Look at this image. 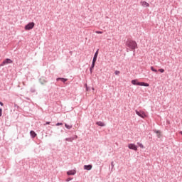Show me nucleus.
<instances>
[{"label":"nucleus","mask_w":182,"mask_h":182,"mask_svg":"<svg viewBox=\"0 0 182 182\" xmlns=\"http://www.w3.org/2000/svg\"><path fill=\"white\" fill-rule=\"evenodd\" d=\"M127 46H128V48H129L132 50L137 49V43L133 40L128 41L127 42Z\"/></svg>","instance_id":"obj_1"},{"label":"nucleus","mask_w":182,"mask_h":182,"mask_svg":"<svg viewBox=\"0 0 182 182\" xmlns=\"http://www.w3.org/2000/svg\"><path fill=\"white\" fill-rule=\"evenodd\" d=\"M131 83H132V85H136V86H145L146 87H149V83L140 82L137 80H132Z\"/></svg>","instance_id":"obj_2"},{"label":"nucleus","mask_w":182,"mask_h":182,"mask_svg":"<svg viewBox=\"0 0 182 182\" xmlns=\"http://www.w3.org/2000/svg\"><path fill=\"white\" fill-rule=\"evenodd\" d=\"M135 112H136V114H137V116H139V117H141L142 119H145V117H147V114H146V112H144V111L136 110Z\"/></svg>","instance_id":"obj_3"},{"label":"nucleus","mask_w":182,"mask_h":182,"mask_svg":"<svg viewBox=\"0 0 182 182\" xmlns=\"http://www.w3.org/2000/svg\"><path fill=\"white\" fill-rule=\"evenodd\" d=\"M34 27H35V23L31 22V23H28L27 25H26L24 29L26 31H31V29H33Z\"/></svg>","instance_id":"obj_4"},{"label":"nucleus","mask_w":182,"mask_h":182,"mask_svg":"<svg viewBox=\"0 0 182 182\" xmlns=\"http://www.w3.org/2000/svg\"><path fill=\"white\" fill-rule=\"evenodd\" d=\"M97 55H99V50H97L92 60V68H95V64L96 63V60H97Z\"/></svg>","instance_id":"obj_5"},{"label":"nucleus","mask_w":182,"mask_h":182,"mask_svg":"<svg viewBox=\"0 0 182 182\" xmlns=\"http://www.w3.org/2000/svg\"><path fill=\"white\" fill-rule=\"evenodd\" d=\"M128 148L130 149V150H134L135 151H137V146L134 144H129Z\"/></svg>","instance_id":"obj_6"},{"label":"nucleus","mask_w":182,"mask_h":182,"mask_svg":"<svg viewBox=\"0 0 182 182\" xmlns=\"http://www.w3.org/2000/svg\"><path fill=\"white\" fill-rule=\"evenodd\" d=\"M11 63H13L12 60H11L9 58H6V60H4L3 61V64L1 65V66H4V65H9Z\"/></svg>","instance_id":"obj_7"},{"label":"nucleus","mask_w":182,"mask_h":182,"mask_svg":"<svg viewBox=\"0 0 182 182\" xmlns=\"http://www.w3.org/2000/svg\"><path fill=\"white\" fill-rule=\"evenodd\" d=\"M141 6H144V8H149L150 6V4H149V3H147L146 1H141L140 2Z\"/></svg>","instance_id":"obj_8"},{"label":"nucleus","mask_w":182,"mask_h":182,"mask_svg":"<svg viewBox=\"0 0 182 182\" xmlns=\"http://www.w3.org/2000/svg\"><path fill=\"white\" fill-rule=\"evenodd\" d=\"M67 174L68 176H75V174H76V171L75 170H71L67 172Z\"/></svg>","instance_id":"obj_9"},{"label":"nucleus","mask_w":182,"mask_h":182,"mask_svg":"<svg viewBox=\"0 0 182 182\" xmlns=\"http://www.w3.org/2000/svg\"><path fill=\"white\" fill-rule=\"evenodd\" d=\"M92 165H85L84 170H92Z\"/></svg>","instance_id":"obj_10"},{"label":"nucleus","mask_w":182,"mask_h":182,"mask_svg":"<svg viewBox=\"0 0 182 182\" xmlns=\"http://www.w3.org/2000/svg\"><path fill=\"white\" fill-rule=\"evenodd\" d=\"M96 124H97V126H100L101 127H105V123H103L102 122H96Z\"/></svg>","instance_id":"obj_11"},{"label":"nucleus","mask_w":182,"mask_h":182,"mask_svg":"<svg viewBox=\"0 0 182 182\" xmlns=\"http://www.w3.org/2000/svg\"><path fill=\"white\" fill-rule=\"evenodd\" d=\"M57 80H61V82H63V83H65V82L68 81V79L58 77L57 78Z\"/></svg>","instance_id":"obj_12"},{"label":"nucleus","mask_w":182,"mask_h":182,"mask_svg":"<svg viewBox=\"0 0 182 182\" xmlns=\"http://www.w3.org/2000/svg\"><path fill=\"white\" fill-rule=\"evenodd\" d=\"M30 134L33 138L36 137V133H35L33 131H31Z\"/></svg>","instance_id":"obj_13"},{"label":"nucleus","mask_w":182,"mask_h":182,"mask_svg":"<svg viewBox=\"0 0 182 182\" xmlns=\"http://www.w3.org/2000/svg\"><path fill=\"white\" fill-rule=\"evenodd\" d=\"M137 144H138V146H139V147L141 149H144V145H143V144L138 142Z\"/></svg>","instance_id":"obj_14"},{"label":"nucleus","mask_w":182,"mask_h":182,"mask_svg":"<svg viewBox=\"0 0 182 182\" xmlns=\"http://www.w3.org/2000/svg\"><path fill=\"white\" fill-rule=\"evenodd\" d=\"M66 129H68V130H70V129L72 128V125H68V124H65Z\"/></svg>","instance_id":"obj_15"},{"label":"nucleus","mask_w":182,"mask_h":182,"mask_svg":"<svg viewBox=\"0 0 182 182\" xmlns=\"http://www.w3.org/2000/svg\"><path fill=\"white\" fill-rule=\"evenodd\" d=\"M65 140H66V141H73L74 139L73 138H66Z\"/></svg>","instance_id":"obj_16"},{"label":"nucleus","mask_w":182,"mask_h":182,"mask_svg":"<svg viewBox=\"0 0 182 182\" xmlns=\"http://www.w3.org/2000/svg\"><path fill=\"white\" fill-rule=\"evenodd\" d=\"M151 70H152V72L157 73V70H156L153 66L151 67Z\"/></svg>","instance_id":"obj_17"},{"label":"nucleus","mask_w":182,"mask_h":182,"mask_svg":"<svg viewBox=\"0 0 182 182\" xmlns=\"http://www.w3.org/2000/svg\"><path fill=\"white\" fill-rule=\"evenodd\" d=\"M114 74L117 75H120V71H119V70H115V71H114Z\"/></svg>","instance_id":"obj_18"},{"label":"nucleus","mask_w":182,"mask_h":182,"mask_svg":"<svg viewBox=\"0 0 182 182\" xmlns=\"http://www.w3.org/2000/svg\"><path fill=\"white\" fill-rule=\"evenodd\" d=\"M159 72H161V73H164V69L161 68L159 70Z\"/></svg>","instance_id":"obj_19"},{"label":"nucleus","mask_w":182,"mask_h":182,"mask_svg":"<svg viewBox=\"0 0 182 182\" xmlns=\"http://www.w3.org/2000/svg\"><path fill=\"white\" fill-rule=\"evenodd\" d=\"M93 68H95V67H93V64H92V66H91V68H90V70L91 73H92V70H93Z\"/></svg>","instance_id":"obj_20"},{"label":"nucleus","mask_w":182,"mask_h":182,"mask_svg":"<svg viewBox=\"0 0 182 182\" xmlns=\"http://www.w3.org/2000/svg\"><path fill=\"white\" fill-rule=\"evenodd\" d=\"M96 33H98V34H102L103 33V31H95Z\"/></svg>","instance_id":"obj_21"},{"label":"nucleus","mask_w":182,"mask_h":182,"mask_svg":"<svg viewBox=\"0 0 182 182\" xmlns=\"http://www.w3.org/2000/svg\"><path fill=\"white\" fill-rule=\"evenodd\" d=\"M63 124H62V123H57L56 124H55V126H62Z\"/></svg>","instance_id":"obj_22"},{"label":"nucleus","mask_w":182,"mask_h":182,"mask_svg":"<svg viewBox=\"0 0 182 182\" xmlns=\"http://www.w3.org/2000/svg\"><path fill=\"white\" fill-rule=\"evenodd\" d=\"M2 116V108H0V117Z\"/></svg>","instance_id":"obj_23"},{"label":"nucleus","mask_w":182,"mask_h":182,"mask_svg":"<svg viewBox=\"0 0 182 182\" xmlns=\"http://www.w3.org/2000/svg\"><path fill=\"white\" fill-rule=\"evenodd\" d=\"M46 124H50V122H47L44 124V126H46Z\"/></svg>","instance_id":"obj_24"},{"label":"nucleus","mask_w":182,"mask_h":182,"mask_svg":"<svg viewBox=\"0 0 182 182\" xmlns=\"http://www.w3.org/2000/svg\"><path fill=\"white\" fill-rule=\"evenodd\" d=\"M1 106H4V103L2 102H0Z\"/></svg>","instance_id":"obj_25"},{"label":"nucleus","mask_w":182,"mask_h":182,"mask_svg":"<svg viewBox=\"0 0 182 182\" xmlns=\"http://www.w3.org/2000/svg\"><path fill=\"white\" fill-rule=\"evenodd\" d=\"M156 133L159 134H160V131H156Z\"/></svg>","instance_id":"obj_26"},{"label":"nucleus","mask_w":182,"mask_h":182,"mask_svg":"<svg viewBox=\"0 0 182 182\" xmlns=\"http://www.w3.org/2000/svg\"><path fill=\"white\" fill-rule=\"evenodd\" d=\"M67 181H70V178L67 179Z\"/></svg>","instance_id":"obj_27"},{"label":"nucleus","mask_w":182,"mask_h":182,"mask_svg":"<svg viewBox=\"0 0 182 182\" xmlns=\"http://www.w3.org/2000/svg\"><path fill=\"white\" fill-rule=\"evenodd\" d=\"M112 166H113V163H112Z\"/></svg>","instance_id":"obj_28"}]
</instances>
